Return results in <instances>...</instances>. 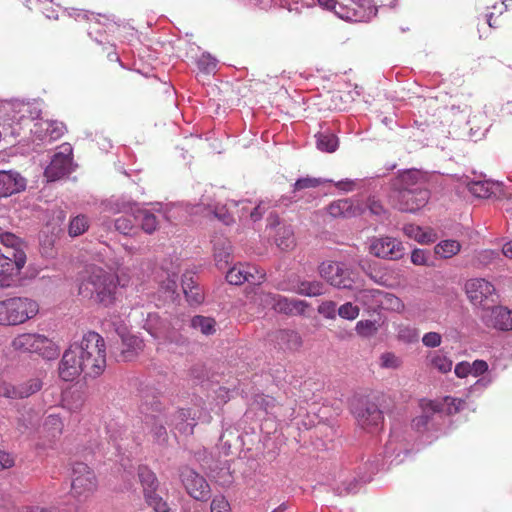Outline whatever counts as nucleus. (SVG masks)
I'll use <instances>...</instances> for the list:
<instances>
[{"mask_svg":"<svg viewBox=\"0 0 512 512\" xmlns=\"http://www.w3.org/2000/svg\"><path fill=\"white\" fill-rule=\"evenodd\" d=\"M171 423L183 433H193V429L196 426V419L190 408H181L177 410L173 416Z\"/></svg>","mask_w":512,"mask_h":512,"instance_id":"cd10ccee","label":"nucleus"},{"mask_svg":"<svg viewBox=\"0 0 512 512\" xmlns=\"http://www.w3.org/2000/svg\"><path fill=\"white\" fill-rule=\"evenodd\" d=\"M40 311L37 300L26 296H13L0 300V326L22 325L34 319Z\"/></svg>","mask_w":512,"mask_h":512,"instance_id":"7ed1b4c3","label":"nucleus"},{"mask_svg":"<svg viewBox=\"0 0 512 512\" xmlns=\"http://www.w3.org/2000/svg\"><path fill=\"white\" fill-rule=\"evenodd\" d=\"M0 242L7 248H11L9 252H15L16 250L24 251L23 242L21 239L13 233L2 232L0 233Z\"/></svg>","mask_w":512,"mask_h":512,"instance_id":"c03bdc74","label":"nucleus"},{"mask_svg":"<svg viewBox=\"0 0 512 512\" xmlns=\"http://www.w3.org/2000/svg\"><path fill=\"white\" fill-rule=\"evenodd\" d=\"M217 59L208 53H203L197 60L198 69L204 74L215 73L217 68Z\"/></svg>","mask_w":512,"mask_h":512,"instance_id":"37998d69","label":"nucleus"},{"mask_svg":"<svg viewBox=\"0 0 512 512\" xmlns=\"http://www.w3.org/2000/svg\"><path fill=\"white\" fill-rule=\"evenodd\" d=\"M280 335L282 340L288 342V347L291 349H296L302 344L300 335L295 331H282Z\"/></svg>","mask_w":512,"mask_h":512,"instance_id":"3c124183","label":"nucleus"},{"mask_svg":"<svg viewBox=\"0 0 512 512\" xmlns=\"http://www.w3.org/2000/svg\"><path fill=\"white\" fill-rule=\"evenodd\" d=\"M182 288L191 305H199L204 300V293L195 280V275L188 272L182 276Z\"/></svg>","mask_w":512,"mask_h":512,"instance_id":"bb28decb","label":"nucleus"},{"mask_svg":"<svg viewBox=\"0 0 512 512\" xmlns=\"http://www.w3.org/2000/svg\"><path fill=\"white\" fill-rule=\"evenodd\" d=\"M121 354L124 360H132L139 352L144 349V342L135 335H122Z\"/></svg>","mask_w":512,"mask_h":512,"instance_id":"c756f323","label":"nucleus"},{"mask_svg":"<svg viewBox=\"0 0 512 512\" xmlns=\"http://www.w3.org/2000/svg\"><path fill=\"white\" fill-rule=\"evenodd\" d=\"M338 144L337 136L331 132L319 133L317 135V148L322 152H335Z\"/></svg>","mask_w":512,"mask_h":512,"instance_id":"c9c22d12","label":"nucleus"},{"mask_svg":"<svg viewBox=\"0 0 512 512\" xmlns=\"http://www.w3.org/2000/svg\"><path fill=\"white\" fill-rule=\"evenodd\" d=\"M351 412L358 425L365 430L378 428L384 419L378 405L368 397H355L351 402Z\"/></svg>","mask_w":512,"mask_h":512,"instance_id":"0eeeda50","label":"nucleus"},{"mask_svg":"<svg viewBox=\"0 0 512 512\" xmlns=\"http://www.w3.org/2000/svg\"><path fill=\"white\" fill-rule=\"evenodd\" d=\"M468 191L478 198H489L492 194V184L487 181H476L467 183Z\"/></svg>","mask_w":512,"mask_h":512,"instance_id":"58836bf2","label":"nucleus"},{"mask_svg":"<svg viewBox=\"0 0 512 512\" xmlns=\"http://www.w3.org/2000/svg\"><path fill=\"white\" fill-rule=\"evenodd\" d=\"M338 315L347 320H354L359 316V307L347 302L338 308Z\"/></svg>","mask_w":512,"mask_h":512,"instance_id":"09e8293b","label":"nucleus"},{"mask_svg":"<svg viewBox=\"0 0 512 512\" xmlns=\"http://www.w3.org/2000/svg\"><path fill=\"white\" fill-rule=\"evenodd\" d=\"M318 271L327 283L336 288L352 290L354 287V272L342 262H322Z\"/></svg>","mask_w":512,"mask_h":512,"instance_id":"1a4fd4ad","label":"nucleus"},{"mask_svg":"<svg viewBox=\"0 0 512 512\" xmlns=\"http://www.w3.org/2000/svg\"><path fill=\"white\" fill-rule=\"evenodd\" d=\"M97 490L94 471L85 463L76 462L72 468L71 494L78 501H85Z\"/></svg>","mask_w":512,"mask_h":512,"instance_id":"423d86ee","label":"nucleus"},{"mask_svg":"<svg viewBox=\"0 0 512 512\" xmlns=\"http://www.w3.org/2000/svg\"><path fill=\"white\" fill-rule=\"evenodd\" d=\"M0 397L19 399L17 385L7 381H0Z\"/></svg>","mask_w":512,"mask_h":512,"instance_id":"8fccbe9b","label":"nucleus"},{"mask_svg":"<svg viewBox=\"0 0 512 512\" xmlns=\"http://www.w3.org/2000/svg\"><path fill=\"white\" fill-rule=\"evenodd\" d=\"M366 274L375 283L379 285H386V279L384 275H378V273H373L372 271H366Z\"/></svg>","mask_w":512,"mask_h":512,"instance_id":"774afa93","label":"nucleus"},{"mask_svg":"<svg viewBox=\"0 0 512 512\" xmlns=\"http://www.w3.org/2000/svg\"><path fill=\"white\" fill-rule=\"evenodd\" d=\"M120 279L117 275L97 266L87 269L82 278L78 293L87 300L96 304L109 307L115 303L117 286Z\"/></svg>","mask_w":512,"mask_h":512,"instance_id":"f03ea898","label":"nucleus"},{"mask_svg":"<svg viewBox=\"0 0 512 512\" xmlns=\"http://www.w3.org/2000/svg\"><path fill=\"white\" fill-rule=\"evenodd\" d=\"M430 197L426 187H414L411 191L392 193L390 199L395 208L403 212H416L424 207Z\"/></svg>","mask_w":512,"mask_h":512,"instance_id":"f8f14e48","label":"nucleus"},{"mask_svg":"<svg viewBox=\"0 0 512 512\" xmlns=\"http://www.w3.org/2000/svg\"><path fill=\"white\" fill-rule=\"evenodd\" d=\"M187 493L198 501H206L210 497V486L206 479L192 469L184 468L180 474Z\"/></svg>","mask_w":512,"mask_h":512,"instance_id":"2eb2a0df","label":"nucleus"},{"mask_svg":"<svg viewBox=\"0 0 512 512\" xmlns=\"http://www.w3.org/2000/svg\"><path fill=\"white\" fill-rule=\"evenodd\" d=\"M368 208L370 212L374 215L381 216L385 214V209L380 201L376 200L374 197L368 199Z\"/></svg>","mask_w":512,"mask_h":512,"instance_id":"bf43d9fd","label":"nucleus"},{"mask_svg":"<svg viewBox=\"0 0 512 512\" xmlns=\"http://www.w3.org/2000/svg\"><path fill=\"white\" fill-rule=\"evenodd\" d=\"M10 346L16 352L37 354L47 360L56 359L60 354L59 346L39 333H20L12 339Z\"/></svg>","mask_w":512,"mask_h":512,"instance_id":"20e7f679","label":"nucleus"},{"mask_svg":"<svg viewBox=\"0 0 512 512\" xmlns=\"http://www.w3.org/2000/svg\"><path fill=\"white\" fill-rule=\"evenodd\" d=\"M318 312L328 319L336 317V303L333 301H324L318 306Z\"/></svg>","mask_w":512,"mask_h":512,"instance_id":"603ef678","label":"nucleus"},{"mask_svg":"<svg viewBox=\"0 0 512 512\" xmlns=\"http://www.w3.org/2000/svg\"><path fill=\"white\" fill-rule=\"evenodd\" d=\"M89 228V220L85 215H77L69 223L68 233L71 237H77Z\"/></svg>","mask_w":512,"mask_h":512,"instance_id":"ea45409f","label":"nucleus"},{"mask_svg":"<svg viewBox=\"0 0 512 512\" xmlns=\"http://www.w3.org/2000/svg\"><path fill=\"white\" fill-rule=\"evenodd\" d=\"M264 279V271L251 264L240 263L230 268L226 273V280L232 285H241L245 282L259 285Z\"/></svg>","mask_w":512,"mask_h":512,"instance_id":"f3484780","label":"nucleus"},{"mask_svg":"<svg viewBox=\"0 0 512 512\" xmlns=\"http://www.w3.org/2000/svg\"><path fill=\"white\" fill-rule=\"evenodd\" d=\"M379 361L380 367L385 369H397L402 365L401 358L392 352H385L381 354Z\"/></svg>","mask_w":512,"mask_h":512,"instance_id":"de8ad7c7","label":"nucleus"},{"mask_svg":"<svg viewBox=\"0 0 512 512\" xmlns=\"http://www.w3.org/2000/svg\"><path fill=\"white\" fill-rule=\"evenodd\" d=\"M155 410L161 412V404L156 403ZM166 419L161 413L146 414L144 417V425L147 433L152 437L153 441L158 444H165L168 440V433L165 427Z\"/></svg>","mask_w":512,"mask_h":512,"instance_id":"aec40b11","label":"nucleus"},{"mask_svg":"<svg viewBox=\"0 0 512 512\" xmlns=\"http://www.w3.org/2000/svg\"><path fill=\"white\" fill-rule=\"evenodd\" d=\"M445 402L450 407L449 408L450 413H452V412L456 413V412L460 411V409L465 404V402L463 400L457 399V398H452V397H446Z\"/></svg>","mask_w":512,"mask_h":512,"instance_id":"0e129e2a","label":"nucleus"},{"mask_svg":"<svg viewBox=\"0 0 512 512\" xmlns=\"http://www.w3.org/2000/svg\"><path fill=\"white\" fill-rule=\"evenodd\" d=\"M397 338L407 344L414 343L419 339V332L413 326L401 324L397 328Z\"/></svg>","mask_w":512,"mask_h":512,"instance_id":"79ce46f5","label":"nucleus"},{"mask_svg":"<svg viewBox=\"0 0 512 512\" xmlns=\"http://www.w3.org/2000/svg\"><path fill=\"white\" fill-rule=\"evenodd\" d=\"M193 328L200 330L205 335H211L215 332L216 322L211 317L195 316L191 320Z\"/></svg>","mask_w":512,"mask_h":512,"instance_id":"4c0bfd02","label":"nucleus"},{"mask_svg":"<svg viewBox=\"0 0 512 512\" xmlns=\"http://www.w3.org/2000/svg\"><path fill=\"white\" fill-rule=\"evenodd\" d=\"M128 204H137L131 200H117L110 204V212L117 215L113 222L117 232L124 236H135L138 234L137 213L135 210H124Z\"/></svg>","mask_w":512,"mask_h":512,"instance_id":"9b49d317","label":"nucleus"},{"mask_svg":"<svg viewBox=\"0 0 512 512\" xmlns=\"http://www.w3.org/2000/svg\"><path fill=\"white\" fill-rule=\"evenodd\" d=\"M61 151L56 153L50 164L45 169V176L49 181H56L67 175L72 163V148L69 144L61 146Z\"/></svg>","mask_w":512,"mask_h":512,"instance_id":"a211bd4d","label":"nucleus"},{"mask_svg":"<svg viewBox=\"0 0 512 512\" xmlns=\"http://www.w3.org/2000/svg\"><path fill=\"white\" fill-rule=\"evenodd\" d=\"M327 212L334 218H349L356 215V208L349 199H339L327 207Z\"/></svg>","mask_w":512,"mask_h":512,"instance_id":"7c9ffc66","label":"nucleus"},{"mask_svg":"<svg viewBox=\"0 0 512 512\" xmlns=\"http://www.w3.org/2000/svg\"><path fill=\"white\" fill-rule=\"evenodd\" d=\"M483 321L488 327L498 330H512V310L503 306L493 307L483 315Z\"/></svg>","mask_w":512,"mask_h":512,"instance_id":"5701e85b","label":"nucleus"},{"mask_svg":"<svg viewBox=\"0 0 512 512\" xmlns=\"http://www.w3.org/2000/svg\"><path fill=\"white\" fill-rule=\"evenodd\" d=\"M380 305V310H389L397 313H402L405 310V304L399 297L385 291H383Z\"/></svg>","mask_w":512,"mask_h":512,"instance_id":"e433bc0d","label":"nucleus"},{"mask_svg":"<svg viewBox=\"0 0 512 512\" xmlns=\"http://www.w3.org/2000/svg\"><path fill=\"white\" fill-rule=\"evenodd\" d=\"M211 512H230V504L224 496H215L211 502Z\"/></svg>","mask_w":512,"mask_h":512,"instance_id":"5fc2aeb1","label":"nucleus"},{"mask_svg":"<svg viewBox=\"0 0 512 512\" xmlns=\"http://www.w3.org/2000/svg\"><path fill=\"white\" fill-rule=\"evenodd\" d=\"M319 2V4L321 6H324L325 8L329 9V10H334V12L336 13V10L339 9V6L338 4L340 3V1H337V0H317Z\"/></svg>","mask_w":512,"mask_h":512,"instance_id":"338daca9","label":"nucleus"},{"mask_svg":"<svg viewBox=\"0 0 512 512\" xmlns=\"http://www.w3.org/2000/svg\"><path fill=\"white\" fill-rule=\"evenodd\" d=\"M230 244L227 241H223L222 247H218V244H214V257L217 262V265L221 267V264L224 263L227 265L229 263L231 253H230Z\"/></svg>","mask_w":512,"mask_h":512,"instance_id":"a18cd8bd","label":"nucleus"},{"mask_svg":"<svg viewBox=\"0 0 512 512\" xmlns=\"http://www.w3.org/2000/svg\"><path fill=\"white\" fill-rule=\"evenodd\" d=\"M429 365L439 371L440 373L446 374L452 369V360L441 353V351H434L428 355Z\"/></svg>","mask_w":512,"mask_h":512,"instance_id":"72a5a7b5","label":"nucleus"},{"mask_svg":"<svg viewBox=\"0 0 512 512\" xmlns=\"http://www.w3.org/2000/svg\"><path fill=\"white\" fill-rule=\"evenodd\" d=\"M320 185V180L317 178L305 177L298 179L294 184V191H299L307 188H315Z\"/></svg>","mask_w":512,"mask_h":512,"instance_id":"6e6d98bb","label":"nucleus"},{"mask_svg":"<svg viewBox=\"0 0 512 512\" xmlns=\"http://www.w3.org/2000/svg\"><path fill=\"white\" fill-rule=\"evenodd\" d=\"M414 187H425L422 174L418 170H407L392 181V193L411 191Z\"/></svg>","mask_w":512,"mask_h":512,"instance_id":"b1692460","label":"nucleus"},{"mask_svg":"<svg viewBox=\"0 0 512 512\" xmlns=\"http://www.w3.org/2000/svg\"><path fill=\"white\" fill-rule=\"evenodd\" d=\"M42 387V382L38 378H32L26 382L17 385L19 399L27 398L32 394L39 391Z\"/></svg>","mask_w":512,"mask_h":512,"instance_id":"a19ab883","label":"nucleus"},{"mask_svg":"<svg viewBox=\"0 0 512 512\" xmlns=\"http://www.w3.org/2000/svg\"><path fill=\"white\" fill-rule=\"evenodd\" d=\"M32 134L39 140L56 141L66 132L64 123L52 120H39L31 128Z\"/></svg>","mask_w":512,"mask_h":512,"instance_id":"412c9836","label":"nucleus"},{"mask_svg":"<svg viewBox=\"0 0 512 512\" xmlns=\"http://www.w3.org/2000/svg\"><path fill=\"white\" fill-rule=\"evenodd\" d=\"M26 261L25 251L0 253V288L11 287L17 281Z\"/></svg>","mask_w":512,"mask_h":512,"instance_id":"9d476101","label":"nucleus"},{"mask_svg":"<svg viewBox=\"0 0 512 512\" xmlns=\"http://www.w3.org/2000/svg\"><path fill=\"white\" fill-rule=\"evenodd\" d=\"M470 368L471 374L475 377H478L488 370V364L484 360H475L472 364H470Z\"/></svg>","mask_w":512,"mask_h":512,"instance_id":"4d7b16f0","label":"nucleus"},{"mask_svg":"<svg viewBox=\"0 0 512 512\" xmlns=\"http://www.w3.org/2000/svg\"><path fill=\"white\" fill-rule=\"evenodd\" d=\"M275 243L281 250H290L296 245L294 231L291 225H282L277 228Z\"/></svg>","mask_w":512,"mask_h":512,"instance_id":"473e14b6","label":"nucleus"},{"mask_svg":"<svg viewBox=\"0 0 512 512\" xmlns=\"http://www.w3.org/2000/svg\"><path fill=\"white\" fill-rule=\"evenodd\" d=\"M126 210H135L137 213L138 230L141 229L146 234H153L159 227V220L157 216L150 210L142 208L137 204H128L125 206Z\"/></svg>","mask_w":512,"mask_h":512,"instance_id":"393cba45","label":"nucleus"},{"mask_svg":"<svg viewBox=\"0 0 512 512\" xmlns=\"http://www.w3.org/2000/svg\"><path fill=\"white\" fill-rule=\"evenodd\" d=\"M355 330L362 337H371L378 331V326L375 321L361 320L357 322Z\"/></svg>","mask_w":512,"mask_h":512,"instance_id":"49530a36","label":"nucleus"},{"mask_svg":"<svg viewBox=\"0 0 512 512\" xmlns=\"http://www.w3.org/2000/svg\"><path fill=\"white\" fill-rule=\"evenodd\" d=\"M461 249V245L456 240H443L434 247L437 256L448 259L456 255Z\"/></svg>","mask_w":512,"mask_h":512,"instance_id":"f704fd0d","label":"nucleus"},{"mask_svg":"<svg viewBox=\"0 0 512 512\" xmlns=\"http://www.w3.org/2000/svg\"><path fill=\"white\" fill-rule=\"evenodd\" d=\"M454 373L459 378H466L471 374L470 363L467 361H462L456 364Z\"/></svg>","mask_w":512,"mask_h":512,"instance_id":"13d9d810","label":"nucleus"},{"mask_svg":"<svg viewBox=\"0 0 512 512\" xmlns=\"http://www.w3.org/2000/svg\"><path fill=\"white\" fill-rule=\"evenodd\" d=\"M336 14L344 20L353 22L366 21L374 12L371 0H342Z\"/></svg>","mask_w":512,"mask_h":512,"instance_id":"4468645a","label":"nucleus"},{"mask_svg":"<svg viewBox=\"0 0 512 512\" xmlns=\"http://www.w3.org/2000/svg\"><path fill=\"white\" fill-rule=\"evenodd\" d=\"M382 297L383 291L379 289H362L355 296L357 302L372 312L380 310Z\"/></svg>","mask_w":512,"mask_h":512,"instance_id":"c85d7f7f","label":"nucleus"},{"mask_svg":"<svg viewBox=\"0 0 512 512\" xmlns=\"http://www.w3.org/2000/svg\"><path fill=\"white\" fill-rule=\"evenodd\" d=\"M26 179L12 170L0 171V198H7L24 191Z\"/></svg>","mask_w":512,"mask_h":512,"instance_id":"4be33fe9","label":"nucleus"},{"mask_svg":"<svg viewBox=\"0 0 512 512\" xmlns=\"http://www.w3.org/2000/svg\"><path fill=\"white\" fill-rule=\"evenodd\" d=\"M465 292L473 305L484 306L488 300L494 301L496 295L494 285L483 278L469 279L465 283Z\"/></svg>","mask_w":512,"mask_h":512,"instance_id":"dca6fc26","label":"nucleus"},{"mask_svg":"<svg viewBox=\"0 0 512 512\" xmlns=\"http://www.w3.org/2000/svg\"><path fill=\"white\" fill-rule=\"evenodd\" d=\"M15 460L13 456L7 452L0 451V471L13 467Z\"/></svg>","mask_w":512,"mask_h":512,"instance_id":"052dcab7","label":"nucleus"},{"mask_svg":"<svg viewBox=\"0 0 512 512\" xmlns=\"http://www.w3.org/2000/svg\"><path fill=\"white\" fill-rule=\"evenodd\" d=\"M411 262L415 265H425L427 262L426 253L421 249L413 250L411 254Z\"/></svg>","mask_w":512,"mask_h":512,"instance_id":"e2e57ef3","label":"nucleus"},{"mask_svg":"<svg viewBox=\"0 0 512 512\" xmlns=\"http://www.w3.org/2000/svg\"><path fill=\"white\" fill-rule=\"evenodd\" d=\"M492 113L493 109L491 107L484 106L470 114L467 124L470 136L475 138V140L481 139L491 127Z\"/></svg>","mask_w":512,"mask_h":512,"instance_id":"6ab92c4d","label":"nucleus"},{"mask_svg":"<svg viewBox=\"0 0 512 512\" xmlns=\"http://www.w3.org/2000/svg\"><path fill=\"white\" fill-rule=\"evenodd\" d=\"M267 209V206L263 205V203L258 204L254 209L250 212V218L253 221H258L261 219L263 213Z\"/></svg>","mask_w":512,"mask_h":512,"instance_id":"69168bd1","label":"nucleus"},{"mask_svg":"<svg viewBox=\"0 0 512 512\" xmlns=\"http://www.w3.org/2000/svg\"><path fill=\"white\" fill-rule=\"evenodd\" d=\"M137 474L147 505L155 512H169L170 508L167 502L157 494L159 482L156 474L145 465L138 467Z\"/></svg>","mask_w":512,"mask_h":512,"instance_id":"6e6552de","label":"nucleus"},{"mask_svg":"<svg viewBox=\"0 0 512 512\" xmlns=\"http://www.w3.org/2000/svg\"><path fill=\"white\" fill-rule=\"evenodd\" d=\"M369 253L376 258L399 260L405 255L403 243L390 236L373 237L369 242Z\"/></svg>","mask_w":512,"mask_h":512,"instance_id":"ddd939ff","label":"nucleus"},{"mask_svg":"<svg viewBox=\"0 0 512 512\" xmlns=\"http://www.w3.org/2000/svg\"><path fill=\"white\" fill-rule=\"evenodd\" d=\"M422 343L429 348L439 347L442 343V336L438 332H428L422 337Z\"/></svg>","mask_w":512,"mask_h":512,"instance_id":"864d4df0","label":"nucleus"},{"mask_svg":"<svg viewBox=\"0 0 512 512\" xmlns=\"http://www.w3.org/2000/svg\"><path fill=\"white\" fill-rule=\"evenodd\" d=\"M106 368L105 341L101 335L89 331L79 343L69 346L59 363V376L64 381H73L81 373L97 377Z\"/></svg>","mask_w":512,"mask_h":512,"instance_id":"f257e3e1","label":"nucleus"},{"mask_svg":"<svg viewBox=\"0 0 512 512\" xmlns=\"http://www.w3.org/2000/svg\"><path fill=\"white\" fill-rule=\"evenodd\" d=\"M430 421V417L426 414L420 415L412 420V427L417 431L424 430Z\"/></svg>","mask_w":512,"mask_h":512,"instance_id":"680f3d73","label":"nucleus"},{"mask_svg":"<svg viewBox=\"0 0 512 512\" xmlns=\"http://www.w3.org/2000/svg\"><path fill=\"white\" fill-rule=\"evenodd\" d=\"M279 290L293 292L307 297H316L324 294V284L320 281H300L296 286L286 287L283 284L277 286Z\"/></svg>","mask_w":512,"mask_h":512,"instance_id":"a878e982","label":"nucleus"},{"mask_svg":"<svg viewBox=\"0 0 512 512\" xmlns=\"http://www.w3.org/2000/svg\"><path fill=\"white\" fill-rule=\"evenodd\" d=\"M257 300L264 308L269 307L277 313L287 316H303L310 307V304L305 300L288 298L271 292L259 293Z\"/></svg>","mask_w":512,"mask_h":512,"instance_id":"39448f33","label":"nucleus"},{"mask_svg":"<svg viewBox=\"0 0 512 512\" xmlns=\"http://www.w3.org/2000/svg\"><path fill=\"white\" fill-rule=\"evenodd\" d=\"M404 234L421 244L432 243L436 240V234L431 229H423L414 224H407L403 227Z\"/></svg>","mask_w":512,"mask_h":512,"instance_id":"2f4dec72","label":"nucleus"}]
</instances>
